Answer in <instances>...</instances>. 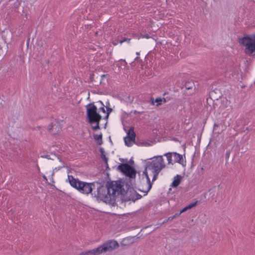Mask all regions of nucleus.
I'll list each match as a JSON object with an SVG mask.
<instances>
[{
  "mask_svg": "<svg viewBox=\"0 0 255 255\" xmlns=\"http://www.w3.org/2000/svg\"><path fill=\"white\" fill-rule=\"evenodd\" d=\"M125 186L127 187V184L119 181L108 182L106 186L101 185L97 188L95 197L98 200L113 205L118 196L126 193Z\"/></svg>",
  "mask_w": 255,
  "mask_h": 255,
  "instance_id": "nucleus-1",
  "label": "nucleus"
},
{
  "mask_svg": "<svg viewBox=\"0 0 255 255\" xmlns=\"http://www.w3.org/2000/svg\"><path fill=\"white\" fill-rule=\"evenodd\" d=\"M164 167L165 164L163 160H152L147 164L145 171L143 172V174L145 175L148 183V187L145 191L146 193L150 190L152 187V183L150 181L147 171H150L153 174L152 181H154L157 179L159 172Z\"/></svg>",
  "mask_w": 255,
  "mask_h": 255,
  "instance_id": "nucleus-2",
  "label": "nucleus"
},
{
  "mask_svg": "<svg viewBox=\"0 0 255 255\" xmlns=\"http://www.w3.org/2000/svg\"><path fill=\"white\" fill-rule=\"evenodd\" d=\"M87 117L88 122L91 124L96 123L95 126L92 127L94 130L100 129V122L102 116L97 112V108L93 103H89L86 106Z\"/></svg>",
  "mask_w": 255,
  "mask_h": 255,
  "instance_id": "nucleus-3",
  "label": "nucleus"
},
{
  "mask_svg": "<svg viewBox=\"0 0 255 255\" xmlns=\"http://www.w3.org/2000/svg\"><path fill=\"white\" fill-rule=\"evenodd\" d=\"M238 43L241 46L245 47L246 54L251 55L255 52V33L245 34L238 38Z\"/></svg>",
  "mask_w": 255,
  "mask_h": 255,
  "instance_id": "nucleus-4",
  "label": "nucleus"
},
{
  "mask_svg": "<svg viewBox=\"0 0 255 255\" xmlns=\"http://www.w3.org/2000/svg\"><path fill=\"white\" fill-rule=\"evenodd\" d=\"M118 169L130 178H134L136 176V171L134 168L127 163L119 165Z\"/></svg>",
  "mask_w": 255,
  "mask_h": 255,
  "instance_id": "nucleus-5",
  "label": "nucleus"
},
{
  "mask_svg": "<svg viewBox=\"0 0 255 255\" xmlns=\"http://www.w3.org/2000/svg\"><path fill=\"white\" fill-rule=\"evenodd\" d=\"M94 186V183L81 181L78 184L77 190L81 193L88 194L92 192Z\"/></svg>",
  "mask_w": 255,
  "mask_h": 255,
  "instance_id": "nucleus-6",
  "label": "nucleus"
},
{
  "mask_svg": "<svg viewBox=\"0 0 255 255\" xmlns=\"http://www.w3.org/2000/svg\"><path fill=\"white\" fill-rule=\"evenodd\" d=\"M94 186V183L81 181L78 184L77 190L81 193L88 194L92 192Z\"/></svg>",
  "mask_w": 255,
  "mask_h": 255,
  "instance_id": "nucleus-7",
  "label": "nucleus"
},
{
  "mask_svg": "<svg viewBox=\"0 0 255 255\" xmlns=\"http://www.w3.org/2000/svg\"><path fill=\"white\" fill-rule=\"evenodd\" d=\"M125 191L126 192L125 194L127 195L128 200L135 201L137 200L140 199L142 197L141 195L138 194L136 191H135L133 189H129L128 190H126L125 189Z\"/></svg>",
  "mask_w": 255,
  "mask_h": 255,
  "instance_id": "nucleus-8",
  "label": "nucleus"
},
{
  "mask_svg": "<svg viewBox=\"0 0 255 255\" xmlns=\"http://www.w3.org/2000/svg\"><path fill=\"white\" fill-rule=\"evenodd\" d=\"M61 130V127L57 122L52 123L48 126V130L53 134L60 131Z\"/></svg>",
  "mask_w": 255,
  "mask_h": 255,
  "instance_id": "nucleus-9",
  "label": "nucleus"
},
{
  "mask_svg": "<svg viewBox=\"0 0 255 255\" xmlns=\"http://www.w3.org/2000/svg\"><path fill=\"white\" fill-rule=\"evenodd\" d=\"M167 158V159H171L174 158V159H183V155L176 152H168L164 154Z\"/></svg>",
  "mask_w": 255,
  "mask_h": 255,
  "instance_id": "nucleus-10",
  "label": "nucleus"
},
{
  "mask_svg": "<svg viewBox=\"0 0 255 255\" xmlns=\"http://www.w3.org/2000/svg\"><path fill=\"white\" fill-rule=\"evenodd\" d=\"M68 180L71 186L76 189H78V184L81 181L79 180L78 179L74 178L72 175L68 176Z\"/></svg>",
  "mask_w": 255,
  "mask_h": 255,
  "instance_id": "nucleus-11",
  "label": "nucleus"
},
{
  "mask_svg": "<svg viewBox=\"0 0 255 255\" xmlns=\"http://www.w3.org/2000/svg\"><path fill=\"white\" fill-rule=\"evenodd\" d=\"M182 177L180 175H176L172 183V186L173 187H177L180 183Z\"/></svg>",
  "mask_w": 255,
  "mask_h": 255,
  "instance_id": "nucleus-12",
  "label": "nucleus"
},
{
  "mask_svg": "<svg viewBox=\"0 0 255 255\" xmlns=\"http://www.w3.org/2000/svg\"><path fill=\"white\" fill-rule=\"evenodd\" d=\"M151 101H152V104H154V102L156 103L157 106H159L162 105V103H165L166 102V101L164 98H162L160 97L156 98L154 102L153 101V99L152 98V99H151Z\"/></svg>",
  "mask_w": 255,
  "mask_h": 255,
  "instance_id": "nucleus-13",
  "label": "nucleus"
},
{
  "mask_svg": "<svg viewBox=\"0 0 255 255\" xmlns=\"http://www.w3.org/2000/svg\"><path fill=\"white\" fill-rule=\"evenodd\" d=\"M128 136L127 137H129L131 138L135 139V133L134 131V128L131 127H130L128 132H127Z\"/></svg>",
  "mask_w": 255,
  "mask_h": 255,
  "instance_id": "nucleus-14",
  "label": "nucleus"
},
{
  "mask_svg": "<svg viewBox=\"0 0 255 255\" xmlns=\"http://www.w3.org/2000/svg\"><path fill=\"white\" fill-rule=\"evenodd\" d=\"M135 139L131 138L129 137H126L125 138V142L126 144L128 146H130L134 142Z\"/></svg>",
  "mask_w": 255,
  "mask_h": 255,
  "instance_id": "nucleus-15",
  "label": "nucleus"
},
{
  "mask_svg": "<svg viewBox=\"0 0 255 255\" xmlns=\"http://www.w3.org/2000/svg\"><path fill=\"white\" fill-rule=\"evenodd\" d=\"M94 138L96 141L99 142V144H101L102 143V134H94Z\"/></svg>",
  "mask_w": 255,
  "mask_h": 255,
  "instance_id": "nucleus-16",
  "label": "nucleus"
},
{
  "mask_svg": "<svg viewBox=\"0 0 255 255\" xmlns=\"http://www.w3.org/2000/svg\"><path fill=\"white\" fill-rule=\"evenodd\" d=\"M101 104L102 105V106L99 109V113L102 112L106 116V110H105V106L102 102H101Z\"/></svg>",
  "mask_w": 255,
  "mask_h": 255,
  "instance_id": "nucleus-17",
  "label": "nucleus"
},
{
  "mask_svg": "<svg viewBox=\"0 0 255 255\" xmlns=\"http://www.w3.org/2000/svg\"><path fill=\"white\" fill-rule=\"evenodd\" d=\"M106 115L105 116V118L107 119L109 118V115L112 111V109L110 108H106Z\"/></svg>",
  "mask_w": 255,
  "mask_h": 255,
  "instance_id": "nucleus-18",
  "label": "nucleus"
},
{
  "mask_svg": "<svg viewBox=\"0 0 255 255\" xmlns=\"http://www.w3.org/2000/svg\"><path fill=\"white\" fill-rule=\"evenodd\" d=\"M100 151H101V157H102V159H104V160L107 159V158L106 156V155L105 154V151H104V149L101 148L100 149Z\"/></svg>",
  "mask_w": 255,
  "mask_h": 255,
  "instance_id": "nucleus-19",
  "label": "nucleus"
},
{
  "mask_svg": "<svg viewBox=\"0 0 255 255\" xmlns=\"http://www.w3.org/2000/svg\"><path fill=\"white\" fill-rule=\"evenodd\" d=\"M197 202V201L192 202L186 207L187 208V209H191V208H193V207H194L196 205Z\"/></svg>",
  "mask_w": 255,
  "mask_h": 255,
  "instance_id": "nucleus-20",
  "label": "nucleus"
},
{
  "mask_svg": "<svg viewBox=\"0 0 255 255\" xmlns=\"http://www.w3.org/2000/svg\"><path fill=\"white\" fill-rule=\"evenodd\" d=\"M175 218V216H170V217H168L167 220H166L165 221H163V222L161 224H164V223L167 222L169 221H171L173 219H174Z\"/></svg>",
  "mask_w": 255,
  "mask_h": 255,
  "instance_id": "nucleus-21",
  "label": "nucleus"
},
{
  "mask_svg": "<svg viewBox=\"0 0 255 255\" xmlns=\"http://www.w3.org/2000/svg\"><path fill=\"white\" fill-rule=\"evenodd\" d=\"M130 39L129 38H125L124 39H123L122 40H121L120 43L121 44H122L123 42H127L128 43H129L130 42Z\"/></svg>",
  "mask_w": 255,
  "mask_h": 255,
  "instance_id": "nucleus-22",
  "label": "nucleus"
},
{
  "mask_svg": "<svg viewBox=\"0 0 255 255\" xmlns=\"http://www.w3.org/2000/svg\"><path fill=\"white\" fill-rule=\"evenodd\" d=\"M154 158H160V159H163L162 155L155 156L154 157L149 158L147 159L151 160V159H153Z\"/></svg>",
  "mask_w": 255,
  "mask_h": 255,
  "instance_id": "nucleus-23",
  "label": "nucleus"
},
{
  "mask_svg": "<svg viewBox=\"0 0 255 255\" xmlns=\"http://www.w3.org/2000/svg\"><path fill=\"white\" fill-rule=\"evenodd\" d=\"M231 151L230 150H227L226 154H225V158L226 159H228L230 157Z\"/></svg>",
  "mask_w": 255,
  "mask_h": 255,
  "instance_id": "nucleus-24",
  "label": "nucleus"
},
{
  "mask_svg": "<svg viewBox=\"0 0 255 255\" xmlns=\"http://www.w3.org/2000/svg\"><path fill=\"white\" fill-rule=\"evenodd\" d=\"M177 161L178 163L182 164L183 166L185 165L186 160H177Z\"/></svg>",
  "mask_w": 255,
  "mask_h": 255,
  "instance_id": "nucleus-25",
  "label": "nucleus"
},
{
  "mask_svg": "<svg viewBox=\"0 0 255 255\" xmlns=\"http://www.w3.org/2000/svg\"><path fill=\"white\" fill-rule=\"evenodd\" d=\"M103 163L107 167V168H109L108 164V160H103Z\"/></svg>",
  "mask_w": 255,
  "mask_h": 255,
  "instance_id": "nucleus-26",
  "label": "nucleus"
},
{
  "mask_svg": "<svg viewBox=\"0 0 255 255\" xmlns=\"http://www.w3.org/2000/svg\"><path fill=\"white\" fill-rule=\"evenodd\" d=\"M187 210H188L187 208L186 207H185V208H184L183 209H182L180 211V213L181 214V213L184 212L185 211H186Z\"/></svg>",
  "mask_w": 255,
  "mask_h": 255,
  "instance_id": "nucleus-27",
  "label": "nucleus"
},
{
  "mask_svg": "<svg viewBox=\"0 0 255 255\" xmlns=\"http://www.w3.org/2000/svg\"><path fill=\"white\" fill-rule=\"evenodd\" d=\"M48 156H49L48 155H46L45 156H42V155L40 156V157L42 158H47L48 159H50V158H49Z\"/></svg>",
  "mask_w": 255,
  "mask_h": 255,
  "instance_id": "nucleus-28",
  "label": "nucleus"
},
{
  "mask_svg": "<svg viewBox=\"0 0 255 255\" xmlns=\"http://www.w3.org/2000/svg\"><path fill=\"white\" fill-rule=\"evenodd\" d=\"M106 77V75H104H104H102L101 76V79H102V80H103V79H104Z\"/></svg>",
  "mask_w": 255,
  "mask_h": 255,
  "instance_id": "nucleus-29",
  "label": "nucleus"
},
{
  "mask_svg": "<svg viewBox=\"0 0 255 255\" xmlns=\"http://www.w3.org/2000/svg\"><path fill=\"white\" fill-rule=\"evenodd\" d=\"M180 214L181 213L179 212V213L175 214L174 216H175V217H176L177 216H179Z\"/></svg>",
  "mask_w": 255,
  "mask_h": 255,
  "instance_id": "nucleus-30",
  "label": "nucleus"
},
{
  "mask_svg": "<svg viewBox=\"0 0 255 255\" xmlns=\"http://www.w3.org/2000/svg\"><path fill=\"white\" fill-rule=\"evenodd\" d=\"M113 44H114V45H117V44H118V42H114V43H113Z\"/></svg>",
  "mask_w": 255,
  "mask_h": 255,
  "instance_id": "nucleus-31",
  "label": "nucleus"
},
{
  "mask_svg": "<svg viewBox=\"0 0 255 255\" xmlns=\"http://www.w3.org/2000/svg\"><path fill=\"white\" fill-rule=\"evenodd\" d=\"M136 54L137 56L139 55V52H136Z\"/></svg>",
  "mask_w": 255,
  "mask_h": 255,
  "instance_id": "nucleus-32",
  "label": "nucleus"
},
{
  "mask_svg": "<svg viewBox=\"0 0 255 255\" xmlns=\"http://www.w3.org/2000/svg\"><path fill=\"white\" fill-rule=\"evenodd\" d=\"M43 178H44V179H45L46 180H47V179H46V177H45V175H44V176H43Z\"/></svg>",
  "mask_w": 255,
  "mask_h": 255,
  "instance_id": "nucleus-33",
  "label": "nucleus"
},
{
  "mask_svg": "<svg viewBox=\"0 0 255 255\" xmlns=\"http://www.w3.org/2000/svg\"><path fill=\"white\" fill-rule=\"evenodd\" d=\"M186 88L187 89H190V88H191L190 87H187V86L186 87Z\"/></svg>",
  "mask_w": 255,
  "mask_h": 255,
  "instance_id": "nucleus-34",
  "label": "nucleus"
},
{
  "mask_svg": "<svg viewBox=\"0 0 255 255\" xmlns=\"http://www.w3.org/2000/svg\"><path fill=\"white\" fill-rule=\"evenodd\" d=\"M226 104H228L229 103V102L227 100H226Z\"/></svg>",
  "mask_w": 255,
  "mask_h": 255,
  "instance_id": "nucleus-35",
  "label": "nucleus"
}]
</instances>
